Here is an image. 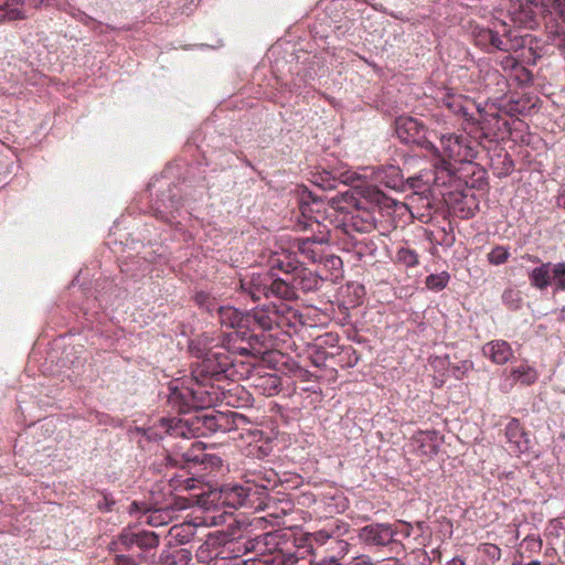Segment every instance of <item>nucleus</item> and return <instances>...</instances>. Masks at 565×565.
Masks as SVG:
<instances>
[{"mask_svg":"<svg viewBox=\"0 0 565 565\" xmlns=\"http://www.w3.org/2000/svg\"><path fill=\"white\" fill-rule=\"evenodd\" d=\"M190 350L200 359L192 370V385L172 383L169 386L168 403L180 413L213 406L220 394L210 382L223 379L235 381L242 375L233 352L225 345H210L207 338H204L192 341Z\"/></svg>","mask_w":565,"mask_h":565,"instance_id":"f257e3e1","label":"nucleus"},{"mask_svg":"<svg viewBox=\"0 0 565 565\" xmlns=\"http://www.w3.org/2000/svg\"><path fill=\"white\" fill-rule=\"evenodd\" d=\"M362 173L352 170H340L333 173L324 172L316 183L323 189H334L337 182L351 185L356 194L366 203L376 206H388V198L379 189L383 185L395 191H405L407 188L418 191H426L431 182L429 173L408 177L406 180L396 166L383 168H362Z\"/></svg>","mask_w":565,"mask_h":565,"instance_id":"f03ea898","label":"nucleus"},{"mask_svg":"<svg viewBox=\"0 0 565 565\" xmlns=\"http://www.w3.org/2000/svg\"><path fill=\"white\" fill-rule=\"evenodd\" d=\"M350 531V524L334 519L329 521L321 530L307 535L311 550L324 553L319 562L333 561L332 565H343L342 559L350 552L351 544L343 539Z\"/></svg>","mask_w":565,"mask_h":565,"instance_id":"7ed1b4c3","label":"nucleus"},{"mask_svg":"<svg viewBox=\"0 0 565 565\" xmlns=\"http://www.w3.org/2000/svg\"><path fill=\"white\" fill-rule=\"evenodd\" d=\"M276 483L274 471L255 470L244 484H225L220 490V500L230 508H253L269 484Z\"/></svg>","mask_w":565,"mask_h":565,"instance_id":"20e7f679","label":"nucleus"},{"mask_svg":"<svg viewBox=\"0 0 565 565\" xmlns=\"http://www.w3.org/2000/svg\"><path fill=\"white\" fill-rule=\"evenodd\" d=\"M239 288L253 301H259L263 298L292 300L297 297L294 287L267 270L245 275L239 279Z\"/></svg>","mask_w":565,"mask_h":565,"instance_id":"39448f33","label":"nucleus"},{"mask_svg":"<svg viewBox=\"0 0 565 565\" xmlns=\"http://www.w3.org/2000/svg\"><path fill=\"white\" fill-rule=\"evenodd\" d=\"M355 195L358 194L352 188L351 191L333 196L329 201L334 210L345 211L343 225L348 233H371L376 227L375 210L364 206L363 199Z\"/></svg>","mask_w":565,"mask_h":565,"instance_id":"423d86ee","label":"nucleus"},{"mask_svg":"<svg viewBox=\"0 0 565 565\" xmlns=\"http://www.w3.org/2000/svg\"><path fill=\"white\" fill-rule=\"evenodd\" d=\"M426 147L439 151L431 142L427 141ZM440 150L443 157L448 158L455 162H471L477 157V146L475 141L467 135L447 134L440 137ZM443 177L450 179L452 170L450 164L445 160L443 161V168L440 169ZM443 177L436 175L431 179V182L436 185L440 184Z\"/></svg>","mask_w":565,"mask_h":565,"instance_id":"0eeeda50","label":"nucleus"},{"mask_svg":"<svg viewBox=\"0 0 565 565\" xmlns=\"http://www.w3.org/2000/svg\"><path fill=\"white\" fill-rule=\"evenodd\" d=\"M194 300L210 315L215 312L221 326L233 329L247 327V312H242L230 305H222L215 297L204 291L196 292Z\"/></svg>","mask_w":565,"mask_h":565,"instance_id":"6e6552de","label":"nucleus"},{"mask_svg":"<svg viewBox=\"0 0 565 565\" xmlns=\"http://www.w3.org/2000/svg\"><path fill=\"white\" fill-rule=\"evenodd\" d=\"M500 30H493L490 28L476 26L472 31L475 42L478 46L487 52L494 50L509 52L512 47L508 36L509 29L505 23H499Z\"/></svg>","mask_w":565,"mask_h":565,"instance_id":"1a4fd4ad","label":"nucleus"},{"mask_svg":"<svg viewBox=\"0 0 565 565\" xmlns=\"http://www.w3.org/2000/svg\"><path fill=\"white\" fill-rule=\"evenodd\" d=\"M395 132L397 138L404 143L422 145L425 142V126L416 118L408 116L396 118Z\"/></svg>","mask_w":565,"mask_h":565,"instance_id":"9d476101","label":"nucleus"},{"mask_svg":"<svg viewBox=\"0 0 565 565\" xmlns=\"http://www.w3.org/2000/svg\"><path fill=\"white\" fill-rule=\"evenodd\" d=\"M396 531L386 523H373L359 531V539L366 545L386 546L395 540Z\"/></svg>","mask_w":565,"mask_h":565,"instance_id":"9b49d317","label":"nucleus"},{"mask_svg":"<svg viewBox=\"0 0 565 565\" xmlns=\"http://www.w3.org/2000/svg\"><path fill=\"white\" fill-rule=\"evenodd\" d=\"M169 195L167 196L164 193H161L160 196L153 202L151 209L153 215L157 218H160L164 222L172 223L175 218V213H180L181 203L177 201L175 198L179 194V189L177 186L169 188Z\"/></svg>","mask_w":565,"mask_h":565,"instance_id":"f8f14e48","label":"nucleus"},{"mask_svg":"<svg viewBox=\"0 0 565 565\" xmlns=\"http://www.w3.org/2000/svg\"><path fill=\"white\" fill-rule=\"evenodd\" d=\"M328 239L324 236L321 237H307L297 238L294 242V248L303 257L305 260L310 263L322 262L324 256V244Z\"/></svg>","mask_w":565,"mask_h":565,"instance_id":"ddd939ff","label":"nucleus"},{"mask_svg":"<svg viewBox=\"0 0 565 565\" xmlns=\"http://www.w3.org/2000/svg\"><path fill=\"white\" fill-rule=\"evenodd\" d=\"M162 431L168 434H182L183 435V426L181 425V420L177 418H164L162 417L159 420L158 426L153 427H136L135 434L140 435L149 441H154L162 438Z\"/></svg>","mask_w":565,"mask_h":565,"instance_id":"4468645a","label":"nucleus"},{"mask_svg":"<svg viewBox=\"0 0 565 565\" xmlns=\"http://www.w3.org/2000/svg\"><path fill=\"white\" fill-rule=\"evenodd\" d=\"M505 437L510 451L521 455L530 449L529 434L525 433L518 419H511L505 427Z\"/></svg>","mask_w":565,"mask_h":565,"instance_id":"2eb2a0df","label":"nucleus"},{"mask_svg":"<svg viewBox=\"0 0 565 565\" xmlns=\"http://www.w3.org/2000/svg\"><path fill=\"white\" fill-rule=\"evenodd\" d=\"M308 546H296L294 548H281L274 555L265 558L264 565H296L300 559H303L307 553H312Z\"/></svg>","mask_w":565,"mask_h":565,"instance_id":"dca6fc26","label":"nucleus"},{"mask_svg":"<svg viewBox=\"0 0 565 565\" xmlns=\"http://www.w3.org/2000/svg\"><path fill=\"white\" fill-rule=\"evenodd\" d=\"M482 354L494 364L503 365L513 356V350L504 340H492L483 344Z\"/></svg>","mask_w":565,"mask_h":565,"instance_id":"f3484780","label":"nucleus"},{"mask_svg":"<svg viewBox=\"0 0 565 565\" xmlns=\"http://www.w3.org/2000/svg\"><path fill=\"white\" fill-rule=\"evenodd\" d=\"M236 418H242L237 413L225 414L222 412L203 414L200 419L203 426L210 431L225 433L232 428V424H236Z\"/></svg>","mask_w":565,"mask_h":565,"instance_id":"a211bd4d","label":"nucleus"},{"mask_svg":"<svg viewBox=\"0 0 565 565\" xmlns=\"http://www.w3.org/2000/svg\"><path fill=\"white\" fill-rule=\"evenodd\" d=\"M200 524L193 521H185L179 524H174L168 531L169 546L171 545H183L189 543L199 529Z\"/></svg>","mask_w":565,"mask_h":565,"instance_id":"6ab92c4d","label":"nucleus"},{"mask_svg":"<svg viewBox=\"0 0 565 565\" xmlns=\"http://www.w3.org/2000/svg\"><path fill=\"white\" fill-rule=\"evenodd\" d=\"M280 540L281 536L277 532H268L255 539L253 548L262 556L259 559L260 564L264 565L267 556L281 551Z\"/></svg>","mask_w":565,"mask_h":565,"instance_id":"aec40b11","label":"nucleus"},{"mask_svg":"<svg viewBox=\"0 0 565 565\" xmlns=\"http://www.w3.org/2000/svg\"><path fill=\"white\" fill-rule=\"evenodd\" d=\"M252 322L263 330H271L278 323V313L275 309L256 308L247 312V327Z\"/></svg>","mask_w":565,"mask_h":565,"instance_id":"412c9836","label":"nucleus"},{"mask_svg":"<svg viewBox=\"0 0 565 565\" xmlns=\"http://www.w3.org/2000/svg\"><path fill=\"white\" fill-rule=\"evenodd\" d=\"M299 196V210L302 216L308 220H315L316 223H319V213L320 200L311 192L308 191L307 188H301L298 190Z\"/></svg>","mask_w":565,"mask_h":565,"instance_id":"4be33fe9","label":"nucleus"},{"mask_svg":"<svg viewBox=\"0 0 565 565\" xmlns=\"http://www.w3.org/2000/svg\"><path fill=\"white\" fill-rule=\"evenodd\" d=\"M554 264L547 262L542 263L540 266L533 268L529 273V280L532 287L539 290H545L552 286Z\"/></svg>","mask_w":565,"mask_h":565,"instance_id":"5701e85b","label":"nucleus"},{"mask_svg":"<svg viewBox=\"0 0 565 565\" xmlns=\"http://www.w3.org/2000/svg\"><path fill=\"white\" fill-rule=\"evenodd\" d=\"M213 459L215 457L205 452V446L201 441H191L190 447L181 454V462L183 465L204 463L207 460L213 461ZM216 460L220 461V458H216Z\"/></svg>","mask_w":565,"mask_h":565,"instance_id":"b1692460","label":"nucleus"},{"mask_svg":"<svg viewBox=\"0 0 565 565\" xmlns=\"http://www.w3.org/2000/svg\"><path fill=\"white\" fill-rule=\"evenodd\" d=\"M510 377L515 383H521L522 385H531L537 380L539 372L527 362H523L520 365L511 369Z\"/></svg>","mask_w":565,"mask_h":565,"instance_id":"393cba45","label":"nucleus"},{"mask_svg":"<svg viewBox=\"0 0 565 565\" xmlns=\"http://www.w3.org/2000/svg\"><path fill=\"white\" fill-rule=\"evenodd\" d=\"M414 441L418 445L419 454L424 456H433L438 451L437 434L435 431H420L414 437Z\"/></svg>","mask_w":565,"mask_h":565,"instance_id":"a878e982","label":"nucleus"},{"mask_svg":"<svg viewBox=\"0 0 565 565\" xmlns=\"http://www.w3.org/2000/svg\"><path fill=\"white\" fill-rule=\"evenodd\" d=\"M191 559V553L188 550L177 551L163 550L159 555V563L162 565H178L188 563Z\"/></svg>","mask_w":565,"mask_h":565,"instance_id":"bb28decb","label":"nucleus"},{"mask_svg":"<svg viewBox=\"0 0 565 565\" xmlns=\"http://www.w3.org/2000/svg\"><path fill=\"white\" fill-rule=\"evenodd\" d=\"M173 512L171 508L154 509L146 515V523L154 527L167 525L172 521Z\"/></svg>","mask_w":565,"mask_h":565,"instance_id":"cd10ccee","label":"nucleus"},{"mask_svg":"<svg viewBox=\"0 0 565 565\" xmlns=\"http://www.w3.org/2000/svg\"><path fill=\"white\" fill-rule=\"evenodd\" d=\"M137 532L131 529H125L111 543V550L115 552H122L125 550H130L136 545Z\"/></svg>","mask_w":565,"mask_h":565,"instance_id":"c85d7f7f","label":"nucleus"},{"mask_svg":"<svg viewBox=\"0 0 565 565\" xmlns=\"http://www.w3.org/2000/svg\"><path fill=\"white\" fill-rule=\"evenodd\" d=\"M269 264L271 268H278L286 274L291 273L297 268L292 258L289 255H286L285 253H274L270 256Z\"/></svg>","mask_w":565,"mask_h":565,"instance_id":"c756f323","label":"nucleus"},{"mask_svg":"<svg viewBox=\"0 0 565 565\" xmlns=\"http://www.w3.org/2000/svg\"><path fill=\"white\" fill-rule=\"evenodd\" d=\"M159 545V534L153 531H138L136 546L140 550H151Z\"/></svg>","mask_w":565,"mask_h":565,"instance_id":"7c9ffc66","label":"nucleus"},{"mask_svg":"<svg viewBox=\"0 0 565 565\" xmlns=\"http://www.w3.org/2000/svg\"><path fill=\"white\" fill-rule=\"evenodd\" d=\"M200 481L193 477H188L186 473L174 475L170 478V486L174 490H193L198 488Z\"/></svg>","mask_w":565,"mask_h":565,"instance_id":"2f4dec72","label":"nucleus"},{"mask_svg":"<svg viewBox=\"0 0 565 565\" xmlns=\"http://www.w3.org/2000/svg\"><path fill=\"white\" fill-rule=\"evenodd\" d=\"M450 276L447 271L431 274L426 278V286L433 291L443 290L449 282Z\"/></svg>","mask_w":565,"mask_h":565,"instance_id":"473e14b6","label":"nucleus"},{"mask_svg":"<svg viewBox=\"0 0 565 565\" xmlns=\"http://www.w3.org/2000/svg\"><path fill=\"white\" fill-rule=\"evenodd\" d=\"M473 367V362L468 359L449 364V371L456 380H462Z\"/></svg>","mask_w":565,"mask_h":565,"instance_id":"72a5a7b5","label":"nucleus"},{"mask_svg":"<svg viewBox=\"0 0 565 565\" xmlns=\"http://www.w3.org/2000/svg\"><path fill=\"white\" fill-rule=\"evenodd\" d=\"M396 260L406 267H415L418 265V254L414 249L401 247L396 253Z\"/></svg>","mask_w":565,"mask_h":565,"instance_id":"f704fd0d","label":"nucleus"},{"mask_svg":"<svg viewBox=\"0 0 565 565\" xmlns=\"http://www.w3.org/2000/svg\"><path fill=\"white\" fill-rule=\"evenodd\" d=\"M552 286L555 291H565V262L554 264Z\"/></svg>","mask_w":565,"mask_h":565,"instance_id":"c9c22d12","label":"nucleus"},{"mask_svg":"<svg viewBox=\"0 0 565 565\" xmlns=\"http://www.w3.org/2000/svg\"><path fill=\"white\" fill-rule=\"evenodd\" d=\"M510 257V250L508 247L498 245L493 247L488 254V260L490 264L499 266L504 264Z\"/></svg>","mask_w":565,"mask_h":565,"instance_id":"e433bc0d","label":"nucleus"},{"mask_svg":"<svg viewBox=\"0 0 565 565\" xmlns=\"http://www.w3.org/2000/svg\"><path fill=\"white\" fill-rule=\"evenodd\" d=\"M205 565H242V559L238 556L215 555L209 559Z\"/></svg>","mask_w":565,"mask_h":565,"instance_id":"4c0bfd02","label":"nucleus"},{"mask_svg":"<svg viewBox=\"0 0 565 565\" xmlns=\"http://www.w3.org/2000/svg\"><path fill=\"white\" fill-rule=\"evenodd\" d=\"M262 380L267 385V387H265V391L267 392L268 395H273L276 392H278L280 381L277 375L268 374L264 376Z\"/></svg>","mask_w":565,"mask_h":565,"instance_id":"58836bf2","label":"nucleus"},{"mask_svg":"<svg viewBox=\"0 0 565 565\" xmlns=\"http://www.w3.org/2000/svg\"><path fill=\"white\" fill-rule=\"evenodd\" d=\"M142 559V556H139L138 558L126 555V554H116L115 556V563L116 565H139Z\"/></svg>","mask_w":565,"mask_h":565,"instance_id":"ea45409f","label":"nucleus"},{"mask_svg":"<svg viewBox=\"0 0 565 565\" xmlns=\"http://www.w3.org/2000/svg\"><path fill=\"white\" fill-rule=\"evenodd\" d=\"M343 565H375L372 557L365 554L356 555L352 557L349 563H343Z\"/></svg>","mask_w":565,"mask_h":565,"instance_id":"a19ab883","label":"nucleus"},{"mask_svg":"<svg viewBox=\"0 0 565 565\" xmlns=\"http://www.w3.org/2000/svg\"><path fill=\"white\" fill-rule=\"evenodd\" d=\"M393 531H396V536L402 535L403 537L411 536L412 525L407 522L399 521Z\"/></svg>","mask_w":565,"mask_h":565,"instance_id":"79ce46f5","label":"nucleus"},{"mask_svg":"<svg viewBox=\"0 0 565 565\" xmlns=\"http://www.w3.org/2000/svg\"><path fill=\"white\" fill-rule=\"evenodd\" d=\"M326 262H327L328 264H330V266H331L332 268H339V267H341V266H342V260H341V258H340V257H338V256H333V255L328 256V257H327V259H326Z\"/></svg>","mask_w":565,"mask_h":565,"instance_id":"37998d69","label":"nucleus"},{"mask_svg":"<svg viewBox=\"0 0 565 565\" xmlns=\"http://www.w3.org/2000/svg\"><path fill=\"white\" fill-rule=\"evenodd\" d=\"M513 296V291L510 290V291H505L502 296L503 298V301H508V300H511V297Z\"/></svg>","mask_w":565,"mask_h":565,"instance_id":"c03bdc74","label":"nucleus"},{"mask_svg":"<svg viewBox=\"0 0 565 565\" xmlns=\"http://www.w3.org/2000/svg\"><path fill=\"white\" fill-rule=\"evenodd\" d=\"M558 205L565 210V194L558 196Z\"/></svg>","mask_w":565,"mask_h":565,"instance_id":"a18cd8bd","label":"nucleus"},{"mask_svg":"<svg viewBox=\"0 0 565 565\" xmlns=\"http://www.w3.org/2000/svg\"><path fill=\"white\" fill-rule=\"evenodd\" d=\"M234 350L239 352L242 355H245L249 352L246 348H234Z\"/></svg>","mask_w":565,"mask_h":565,"instance_id":"49530a36","label":"nucleus"},{"mask_svg":"<svg viewBox=\"0 0 565 565\" xmlns=\"http://www.w3.org/2000/svg\"><path fill=\"white\" fill-rule=\"evenodd\" d=\"M451 565H465V562L461 558H452Z\"/></svg>","mask_w":565,"mask_h":565,"instance_id":"de8ad7c7","label":"nucleus"},{"mask_svg":"<svg viewBox=\"0 0 565 565\" xmlns=\"http://www.w3.org/2000/svg\"><path fill=\"white\" fill-rule=\"evenodd\" d=\"M341 504H339L338 511H343L345 509V499L340 497Z\"/></svg>","mask_w":565,"mask_h":565,"instance_id":"09e8293b","label":"nucleus"},{"mask_svg":"<svg viewBox=\"0 0 565 565\" xmlns=\"http://www.w3.org/2000/svg\"><path fill=\"white\" fill-rule=\"evenodd\" d=\"M556 4V7L565 6V0H553Z\"/></svg>","mask_w":565,"mask_h":565,"instance_id":"8fccbe9b","label":"nucleus"},{"mask_svg":"<svg viewBox=\"0 0 565 565\" xmlns=\"http://www.w3.org/2000/svg\"><path fill=\"white\" fill-rule=\"evenodd\" d=\"M473 215V211L471 209H468L467 213L465 214V217H472Z\"/></svg>","mask_w":565,"mask_h":565,"instance_id":"3c124183","label":"nucleus"},{"mask_svg":"<svg viewBox=\"0 0 565 565\" xmlns=\"http://www.w3.org/2000/svg\"><path fill=\"white\" fill-rule=\"evenodd\" d=\"M169 461L171 462V465H178L179 463V460L175 459V458H172L169 456Z\"/></svg>","mask_w":565,"mask_h":565,"instance_id":"603ef678","label":"nucleus"},{"mask_svg":"<svg viewBox=\"0 0 565 565\" xmlns=\"http://www.w3.org/2000/svg\"><path fill=\"white\" fill-rule=\"evenodd\" d=\"M43 0H29L30 4L38 6V3H41Z\"/></svg>","mask_w":565,"mask_h":565,"instance_id":"864d4df0","label":"nucleus"},{"mask_svg":"<svg viewBox=\"0 0 565 565\" xmlns=\"http://www.w3.org/2000/svg\"><path fill=\"white\" fill-rule=\"evenodd\" d=\"M529 259L534 263L540 262V259L536 256H529Z\"/></svg>","mask_w":565,"mask_h":565,"instance_id":"5fc2aeb1","label":"nucleus"},{"mask_svg":"<svg viewBox=\"0 0 565 565\" xmlns=\"http://www.w3.org/2000/svg\"><path fill=\"white\" fill-rule=\"evenodd\" d=\"M8 0H0V9L4 6H7Z\"/></svg>","mask_w":565,"mask_h":565,"instance_id":"6e6d98bb","label":"nucleus"},{"mask_svg":"<svg viewBox=\"0 0 565 565\" xmlns=\"http://www.w3.org/2000/svg\"><path fill=\"white\" fill-rule=\"evenodd\" d=\"M557 9L559 10V12H561L562 14H565V6L557 7Z\"/></svg>","mask_w":565,"mask_h":565,"instance_id":"4d7b16f0","label":"nucleus"},{"mask_svg":"<svg viewBox=\"0 0 565 565\" xmlns=\"http://www.w3.org/2000/svg\"><path fill=\"white\" fill-rule=\"evenodd\" d=\"M527 565H541V563L539 561H532Z\"/></svg>","mask_w":565,"mask_h":565,"instance_id":"13d9d810","label":"nucleus"},{"mask_svg":"<svg viewBox=\"0 0 565 565\" xmlns=\"http://www.w3.org/2000/svg\"><path fill=\"white\" fill-rule=\"evenodd\" d=\"M105 508H106L107 510H110V504L106 503V504H105Z\"/></svg>","mask_w":565,"mask_h":565,"instance_id":"bf43d9fd","label":"nucleus"},{"mask_svg":"<svg viewBox=\"0 0 565 565\" xmlns=\"http://www.w3.org/2000/svg\"><path fill=\"white\" fill-rule=\"evenodd\" d=\"M202 553H203L202 551L199 552V555H198L199 558H202Z\"/></svg>","mask_w":565,"mask_h":565,"instance_id":"052dcab7","label":"nucleus"},{"mask_svg":"<svg viewBox=\"0 0 565 565\" xmlns=\"http://www.w3.org/2000/svg\"><path fill=\"white\" fill-rule=\"evenodd\" d=\"M4 17H6V14H4V13H1V14H0V18H4Z\"/></svg>","mask_w":565,"mask_h":565,"instance_id":"680f3d73","label":"nucleus"}]
</instances>
